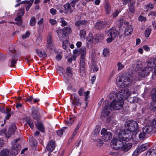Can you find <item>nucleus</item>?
Returning a JSON list of instances; mask_svg holds the SVG:
<instances>
[{"mask_svg":"<svg viewBox=\"0 0 156 156\" xmlns=\"http://www.w3.org/2000/svg\"><path fill=\"white\" fill-rule=\"evenodd\" d=\"M132 79L130 75L128 73L122 74L118 77L117 80L118 83L117 84L121 87H126L128 86Z\"/></svg>","mask_w":156,"mask_h":156,"instance_id":"nucleus-1","label":"nucleus"},{"mask_svg":"<svg viewBox=\"0 0 156 156\" xmlns=\"http://www.w3.org/2000/svg\"><path fill=\"white\" fill-rule=\"evenodd\" d=\"M126 127L136 135L139 131V127L137 122L132 120L129 122L126 126Z\"/></svg>","mask_w":156,"mask_h":156,"instance_id":"nucleus-2","label":"nucleus"},{"mask_svg":"<svg viewBox=\"0 0 156 156\" xmlns=\"http://www.w3.org/2000/svg\"><path fill=\"white\" fill-rule=\"evenodd\" d=\"M124 104L122 100H113L110 104V106L111 108L115 110H119L121 109Z\"/></svg>","mask_w":156,"mask_h":156,"instance_id":"nucleus-3","label":"nucleus"},{"mask_svg":"<svg viewBox=\"0 0 156 156\" xmlns=\"http://www.w3.org/2000/svg\"><path fill=\"white\" fill-rule=\"evenodd\" d=\"M130 94V93L129 90L127 89H122L118 93L117 98L118 99L122 100L124 101L125 99L129 96Z\"/></svg>","mask_w":156,"mask_h":156,"instance_id":"nucleus-4","label":"nucleus"},{"mask_svg":"<svg viewBox=\"0 0 156 156\" xmlns=\"http://www.w3.org/2000/svg\"><path fill=\"white\" fill-rule=\"evenodd\" d=\"M119 144V146L115 147H113L115 150H118L119 149H121L122 151L127 152L129 151L132 147V145L131 143H123L121 142H120Z\"/></svg>","mask_w":156,"mask_h":156,"instance_id":"nucleus-5","label":"nucleus"},{"mask_svg":"<svg viewBox=\"0 0 156 156\" xmlns=\"http://www.w3.org/2000/svg\"><path fill=\"white\" fill-rule=\"evenodd\" d=\"M10 52L12 53V57L11 58L10 67L16 68V64L17 63L19 57L20 55L19 53L17 52L15 50L11 51Z\"/></svg>","mask_w":156,"mask_h":156,"instance_id":"nucleus-6","label":"nucleus"},{"mask_svg":"<svg viewBox=\"0 0 156 156\" xmlns=\"http://www.w3.org/2000/svg\"><path fill=\"white\" fill-rule=\"evenodd\" d=\"M101 134L102 135L101 136L102 139L105 141L109 140L112 138V133L111 132L107 131L105 128L102 129Z\"/></svg>","mask_w":156,"mask_h":156,"instance_id":"nucleus-7","label":"nucleus"},{"mask_svg":"<svg viewBox=\"0 0 156 156\" xmlns=\"http://www.w3.org/2000/svg\"><path fill=\"white\" fill-rule=\"evenodd\" d=\"M133 132L129 129H126V132L124 135V137L119 136V140L120 141H128L131 140L133 137Z\"/></svg>","mask_w":156,"mask_h":156,"instance_id":"nucleus-8","label":"nucleus"},{"mask_svg":"<svg viewBox=\"0 0 156 156\" xmlns=\"http://www.w3.org/2000/svg\"><path fill=\"white\" fill-rule=\"evenodd\" d=\"M151 71V69L148 67H144L139 70L138 74L139 76L142 77H145L148 75Z\"/></svg>","mask_w":156,"mask_h":156,"instance_id":"nucleus-9","label":"nucleus"},{"mask_svg":"<svg viewBox=\"0 0 156 156\" xmlns=\"http://www.w3.org/2000/svg\"><path fill=\"white\" fill-rule=\"evenodd\" d=\"M21 149V147L20 144L13 145L10 150V155L16 156L18 154Z\"/></svg>","mask_w":156,"mask_h":156,"instance_id":"nucleus-10","label":"nucleus"},{"mask_svg":"<svg viewBox=\"0 0 156 156\" xmlns=\"http://www.w3.org/2000/svg\"><path fill=\"white\" fill-rule=\"evenodd\" d=\"M156 118V117L152 120L151 124L152 125H147L144 126L142 130L145 133V134H147L150 133L152 130L155 128L156 126V124L153 123V121Z\"/></svg>","mask_w":156,"mask_h":156,"instance_id":"nucleus-11","label":"nucleus"},{"mask_svg":"<svg viewBox=\"0 0 156 156\" xmlns=\"http://www.w3.org/2000/svg\"><path fill=\"white\" fill-rule=\"evenodd\" d=\"M147 149L146 144H143L138 147L134 151L132 156H138L142 152L145 151Z\"/></svg>","mask_w":156,"mask_h":156,"instance_id":"nucleus-12","label":"nucleus"},{"mask_svg":"<svg viewBox=\"0 0 156 156\" xmlns=\"http://www.w3.org/2000/svg\"><path fill=\"white\" fill-rule=\"evenodd\" d=\"M12 135H14L15 136L20 135V132L17 130L16 125L15 123L12 124L10 126V136Z\"/></svg>","mask_w":156,"mask_h":156,"instance_id":"nucleus-13","label":"nucleus"},{"mask_svg":"<svg viewBox=\"0 0 156 156\" xmlns=\"http://www.w3.org/2000/svg\"><path fill=\"white\" fill-rule=\"evenodd\" d=\"M31 115L33 118L37 120L40 119V116L38 109L35 108H33L32 111Z\"/></svg>","mask_w":156,"mask_h":156,"instance_id":"nucleus-14","label":"nucleus"},{"mask_svg":"<svg viewBox=\"0 0 156 156\" xmlns=\"http://www.w3.org/2000/svg\"><path fill=\"white\" fill-rule=\"evenodd\" d=\"M106 24V22L99 21L95 24L94 27L95 28L100 30L104 28Z\"/></svg>","mask_w":156,"mask_h":156,"instance_id":"nucleus-15","label":"nucleus"},{"mask_svg":"<svg viewBox=\"0 0 156 156\" xmlns=\"http://www.w3.org/2000/svg\"><path fill=\"white\" fill-rule=\"evenodd\" d=\"M105 103V105L103 108V112L101 114L102 116L104 117L108 116L111 110V109L108 106V105L107 103H106V102L104 101L103 104Z\"/></svg>","mask_w":156,"mask_h":156,"instance_id":"nucleus-16","label":"nucleus"},{"mask_svg":"<svg viewBox=\"0 0 156 156\" xmlns=\"http://www.w3.org/2000/svg\"><path fill=\"white\" fill-rule=\"evenodd\" d=\"M74 96V98L72 101L73 105H75L78 106L81 105V103L79 101V99L78 96L76 94L73 93L71 95V98L72 99V96Z\"/></svg>","mask_w":156,"mask_h":156,"instance_id":"nucleus-17","label":"nucleus"},{"mask_svg":"<svg viewBox=\"0 0 156 156\" xmlns=\"http://www.w3.org/2000/svg\"><path fill=\"white\" fill-rule=\"evenodd\" d=\"M56 146L55 142L54 140H51L48 144L46 148L50 152H52Z\"/></svg>","mask_w":156,"mask_h":156,"instance_id":"nucleus-18","label":"nucleus"},{"mask_svg":"<svg viewBox=\"0 0 156 156\" xmlns=\"http://www.w3.org/2000/svg\"><path fill=\"white\" fill-rule=\"evenodd\" d=\"M85 59H80V73L81 75L83 74L85 72Z\"/></svg>","mask_w":156,"mask_h":156,"instance_id":"nucleus-19","label":"nucleus"},{"mask_svg":"<svg viewBox=\"0 0 156 156\" xmlns=\"http://www.w3.org/2000/svg\"><path fill=\"white\" fill-rule=\"evenodd\" d=\"M0 111L2 113L7 114V116L4 119V122H5L6 120L9 119L10 117V110L7 108H5L3 107H0Z\"/></svg>","mask_w":156,"mask_h":156,"instance_id":"nucleus-20","label":"nucleus"},{"mask_svg":"<svg viewBox=\"0 0 156 156\" xmlns=\"http://www.w3.org/2000/svg\"><path fill=\"white\" fill-rule=\"evenodd\" d=\"M117 31L115 28H112L108 31V35L109 37H111L112 38H115L117 35Z\"/></svg>","mask_w":156,"mask_h":156,"instance_id":"nucleus-21","label":"nucleus"},{"mask_svg":"<svg viewBox=\"0 0 156 156\" xmlns=\"http://www.w3.org/2000/svg\"><path fill=\"white\" fill-rule=\"evenodd\" d=\"M146 156H156V147H153L148 149Z\"/></svg>","mask_w":156,"mask_h":156,"instance_id":"nucleus-22","label":"nucleus"},{"mask_svg":"<svg viewBox=\"0 0 156 156\" xmlns=\"http://www.w3.org/2000/svg\"><path fill=\"white\" fill-rule=\"evenodd\" d=\"M72 32L71 28L69 27H65L62 30V36L66 37L68 34H70Z\"/></svg>","mask_w":156,"mask_h":156,"instance_id":"nucleus-23","label":"nucleus"},{"mask_svg":"<svg viewBox=\"0 0 156 156\" xmlns=\"http://www.w3.org/2000/svg\"><path fill=\"white\" fill-rule=\"evenodd\" d=\"M79 52L81 55V58L80 59H85L86 53V48L84 47H82L80 49Z\"/></svg>","mask_w":156,"mask_h":156,"instance_id":"nucleus-24","label":"nucleus"},{"mask_svg":"<svg viewBox=\"0 0 156 156\" xmlns=\"http://www.w3.org/2000/svg\"><path fill=\"white\" fill-rule=\"evenodd\" d=\"M133 30V29L130 25L126 26L124 31V36H126L131 34V33Z\"/></svg>","mask_w":156,"mask_h":156,"instance_id":"nucleus-25","label":"nucleus"},{"mask_svg":"<svg viewBox=\"0 0 156 156\" xmlns=\"http://www.w3.org/2000/svg\"><path fill=\"white\" fill-rule=\"evenodd\" d=\"M122 141H120L119 140V141L115 139L114 138L111 141V147L115 150V149L114 148H113V147H115L116 146L118 147L119 146V144H120V142H122Z\"/></svg>","mask_w":156,"mask_h":156,"instance_id":"nucleus-26","label":"nucleus"},{"mask_svg":"<svg viewBox=\"0 0 156 156\" xmlns=\"http://www.w3.org/2000/svg\"><path fill=\"white\" fill-rule=\"evenodd\" d=\"M155 94V92L152 95V99L154 102L151 103L150 105L149 108L150 110L154 112L156 111V100L153 99V95Z\"/></svg>","mask_w":156,"mask_h":156,"instance_id":"nucleus-27","label":"nucleus"},{"mask_svg":"<svg viewBox=\"0 0 156 156\" xmlns=\"http://www.w3.org/2000/svg\"><path fill=\"white\" fill-rule=\"evenodd\" d=\"M36 52L37 55L40 57L45 58L47 57V54L44 50L37 49Z\"/></svg>","mask_w":156,"mask_h":156,"instance_id":"nucleus-28","label":"nucleus"},{"mask_svg":"<svg viewBox=\"0 0 156 156\" xmlns=\"http://www.w3.org/2000/svg\"><path fill=\"white\" fill-rule=\"evenodd\" d=\"M135 5V2L134 0L131 1L129 5V9L130 12L134 13L135 12L134 6Z\"/></svg>","mask_w":156,"mask_h":156,"instance_id":"nucleus-29","label":"nucleus"},{"mask_svg":"<svg viewBox=\"0 0 156 156\" xmlns=\"http://www.w3.org/2000/svg\"><path fill=\"white\" fill-rule=\"evenodd\" d=\"M87 23V20H80L76 22L75 24L77 26H83L86 25Z\"/></svg>","mask_w":156,"mask_h":156,"instance_id":"nucleus-30","label":"nucleus"},{"mask_svg":"<svg viewBox=\"0 0 156 156\" xmlns=\"http://www.w3.org/2000/svg\"><path fill=\"white\" fill-rule=\"evenodd\" d=\"M94 39L98 41L100 40H102L104 39L103 34H96L94 37Z\"/></svg>","mask_w":156,"mask_h":156,"instance_id":"nucleus-31","label":"nucleus"},{"mask_svg":"<svg viewBox=\"0 0 156 156\" xmlns=\"http://www.w3.org/2000/svg\"><path fill=\"white\" fill-rule=\"evenodd\" d=\"M147 66L148 67V68L150 69L151 70L153 68H154L155 67H156L153 58L149 60L147 63Z\"/></svg>","mask_w":156,"mask_h":156,"instance_id":"nucleus-32","label":"nucleus"},{"mask_svg":"<svg viewBox=\"0 0 156 156\" xmlns=\"http://www.w3.org/2000/svg\"><path fill=\"white\" fill-rule=\"evenodd\" d=\"M64 7L65 10L68 12H69L70 13H71L73 12V10H72L71 8L70 5L69 3H67L65 4L64 5Z\"/></svg>","mask_w":156,"mask_h":156,"instance_id":"nucleus-33","label":"nucleus"},{"mask_svg":"<svg viewBox=\"0 0 156 156\" xmlns=\"http://www.w3.org/2000/svg\"><path fill=\"white\" fill-rule=\"evenodd\" d=\"M126 132V130H125V129H123L121 130L118 129L117 130H116V133L119 136H119L121 137L122 136V135H123L124 136V135L125 134Z\"/></svg>","mask_w":156,"mask_h":156,"instance_id":"nucleus-34","label":"nucleus"},{"mask_svg":"<svg viewBox=\"0 0 156 156\" xmlns=\"http://www.w3.org/2000/svg\"><path fill=\"white\" fill-rule=\"evenodd\" d=\"M34 1V0H30L29 1H27L25 5L26 9L27 11L31 6L32 5Z\"/></svg>","mask_w":156,"mask_h":156,"instance_id":"nucleus-35","label":"nucleus"},{"mask_svg":"<svg viewBox=\"0 0 156 156\" xmlns=\"http://www.w3.org/2000/svg\"><path fill=\"white\" fill-rule=\"evenodd\" d=\"M9 151L7 149H3L0 152V156H9Z\"/></svg>","mask_w":156,"mask_h":156,"instance_id":"nucleus-36","label":"nucleus"},{"mask_svg":"<svg viewBox=\"0 0 156 156\" xmlns=\"http://www.w3.org/2000/svg\"><path fill=\"white\" fill-rule=\"evenodd\" d=\"M5 135L7 138H9L10 137V134H7L6 129H5L0 130V135Z\"/></svg>","mask_w":156,"mask_h":156,"instance_id":"nucleus-37","label":"nucleus"},{"mask_svg":"<svg viewBox=\"0 0 156 156\" xmlns=\"http://www.w3.org/2000/svg\"><path fill=\"white\" fill-rule=\"evenodd\" d=\"M66 73L69 76L72 77L73 75V71L72 68L69 66H68L66 69Z\"/></svg>","mask_w":156,"mask_h":156,"instance_id":"nucleus-38","label":"nucleus"},{"mask_svg":"<svg viewBox=\"0 0 156 156\" xmlns=\"http://www.w3.org/2000/svg\"><path fill=\"white\" fill-rule=\"evenodd\" d=\"M100 129L101 128L99 126H97L93 132V134L95 136H97L99 134Z\"/></svg>","mask_w":156,"mask_h":156,"instance_id":"nucleus-39","label":"nucleus"},{"mask_svg":"<svg viewBox=\"0 0 156 156\" xmlns=\"http://www.w3.org/2000/svg\"><path fill=\"white\" fill-rule=\"evenodd\" d=\"M86 35V31L84 30H82L80 31V36L81 39H85Z\"/></svg>","mask_w":156,"mask_h":156,"instance_id":"nucleus-40","label":"nucleus"},{"mask_svg":"<svg viewBox=\"0 0 156 156\" xmlns=\"http://www.w3.org/2000/svg\"><path fill=\"white\" fill-rule=\"evenodd\" d=\"M22 16L18 15L15 19V20L16 21V23L19 25H20L21 24L22 21Z\"/></svg>","mask_w":156,"mask_h":156,"instance_id":"nucleus-41","label":"nucleus"},{"mask_svg":"<svg viewBox=\"0 0 156 156\" xmlns=\"http://www.w3.org/2000/svg\"><path fill=\"white\" fill-rule=\"evenodd\" d=\"M56 32L60 40L61 41H63L65 37L62 36V33L61 35V30H56Z\"/></svg>","mask_w":156,"mask_h":156,"instance_id":"nucleus-42","label":"nucleus"},{"mask_svg":"<svg viewBox=\"0 0 156 156\" xmlns=\"http://www.w3.org/2000/svg\"><path fill=\"white\" fill-rule=\"evenodd\" d=\"M37 128L40 131L42 132H44V128L42 123L39 122L37 123Z\"/></svg>","mask_w":156,"mask_h":156,"instance_id":"nucleus-43","label":"nucleus"},{"mask_svg":"<svg viewBox=\"0 0 156 156\" xmlns=\"http://www.w3.org/2000/svg\"><path fill=\"white\" fill-rule=\"evenodd\" d=\"M67 128L66 127H63L61 128L60 129L58 130L57 131V134L59 136H62L63 132H64V130Z\"/></svg>","mask_w":156,"mask_h":156,"instance_id":"nucleus-44","label":"nucleus"},{"mask_svg":"<svg viewBox=\"0 0 156 156\" xmlns=\"http://www.w3.org/2000/svg\"><path fill=\"white\" fill-rule=\"evenodd\" d=\"M36 20L35 18L33 16L31 17L30 21V24L31 26H34L35 25L36 23Z\"/></svg>","mask_w":156,"mask_h":156,"instance_id":"nucleus-45","label":"nucleus"},{"mask_svg":"<svg viewBox=\"0 0 156 156\" xmlns=\"http://www.w3.org/2000/svg\"><path fill=\"white\" fill-rule=\"evenodd\" d=\"M151 29L148 28L146 29L145 32V35L146 37H148L151 31Z\"/></svg>","mask_w":156,"mask_h":156,"instance_id":"nucleus-46","label":"nucleus"},{"mask_svg":"<svg viewBox=\"0 0 156 156\" xmlns=\"http://www.w3.org/2000/svg\"><path fill=\"white\" fill-rule=\"evenodd\" d=\"M146 135V134H145V133L142 130V131L140 133L139 138L140 140H142L145 137Z\"/></svg>","mask_w":156,"mask_h":156,"instance_id":"nucleus-47","label":"nucleus"},{"mask_svg":"<svg viewBox=\"0 0 156 156\" xmlns=\"http://www.w3.org/2000/svg\"><path fill=\"white\" fill-rule=\"evenodd\" d=\"M70 5L72 7L74 8L75 5L77 3H79V0H71Z\"/></svg>","mask_w":156,"mask_h":156,"instance_id":"nucleus-48","label":"nucleus"},{"mask_svg":"<svg viewBox=\"0 0 156 156\" xmlns=\"http://www.w3.org/2000/svg\"><path fill=\"white\" fill-rule=\"evenodd\" d=\"M117 94H116L115 92L114 91L110 93L109 95V98L110 99H112L115 98L116 97L117 98Z\"/></svg>","mask_w":156,"mask_h":156,"instance_id":"nucleus-49","label":"nucleus"},{"mask_svg":"<svg viewBox=\"0 0 156 156\" xmlns=\"http://www.w3.org/2000/svg\"><path fill=\"white\" fill-rule=\"evenodd\" d=\"M105 8L107 13L109 14L111 11L110 5L109 4H107L105 6Z\"/></svg>","mask_w":156,"mask_h":156,"instance_id":"nucleus-50","label":"nucleus"},{"mask_svg":"<svg viewBox=\"0 0 156 156\" xmlns=\"http://www.w3.org/2000/svg\"><path fill=\"white\" fill-rule=\"evenodd\" d=\"M117 66L118 67V70L120 71L122 70L124 67V65L122 64L121 62H119L117 63Z\"/></svg>","mask_w":156,"mask_h":156,"instance_id":"nucleus-51","label":"nucleus"},{"mask_svg":"<svg viewBox=\"0 0 156 156\" xmlns=\"http://www.w3.org/2000/svg\"><path fill=\"white\" fill-rule=\"evenodd\" d=\"M74 119L73 118H69V120L66 122V123L69 125H72L74 121Z\"/></svg>","mask_w":156,"mask_h":156,"instance_id":"nucleus-52","label":"nucleus"},{"mask_svg":"<svg viewBox=\"0 0 156 156\" xmlns=\"http://www.w3.org/2000/svg\"><path fill=\"white\" fill-rule=\"evenodd\" d=\"M52 38L51 33H49L47 38V43L52 42Z\"/></svg>","mask_w":156,"mask_h":156,"instance_id":"nucleus-53","label":"nucleus"},{"mask_svg":"<svg viewBox=\"0 0 156 156\" xmlns=\"http://www.w3.org/2000/svg\"><path fill=\"white\" fill-rule=\"evenodd\" d=\"M68 43L69 41L67 40H65L63 41L62 44V48H63L66 49L68 45Z\"/></svg>","mask_w":156,"mask_h":156,"instance_id":"nucleus-54","label":"nucleus"},{"mask_svg":"<svg viewBox=\"0 0 156 156\" xmlns=\"http://www.w3.org/2000/svg\"><path fill=\"white\" fill-rule=\"evenodd\" d=\"M61 20L60 22L61 23V26L62 27L68 25V23L65 20H63V18H61Z\"/></svg>","mask_w":156,"mask_h":156,"instance_id":"nucleus-55","label":"nucleus"},{"mask_svg":"<svg viewBox=\"0 0 156 156\" xmlns=\"http://www.w3.org/2000/svg\"><path fill=\"white\" fill-rule=\"evenodd\" d=\"M49 23L52 25H54L57 23V21L54 19H50L49 20Z\"/></svg>","mask_w":156,"mask_h":156,"instance_id":"nucleus-56","label":"nucleus"},{"mask_svg":"<svg viewBox=\"0 0 156 156\" xmlns=\"http://www.w3.org/2000/svg\"><path fill=\"white\" fill-rule=\"evenodd\" d=\"M124 23L123 20L122 19H120L118 21V25L119 28L122 27Z\"/></svg>","mask_w":156,"mask_h":156,"instance_id":"nucleus-57","label":"nucleus"},{"mask_svg":"<svg viewBox=\"0 0 156 156\" xmlns=\"http://www.w3.org/2000/svg\"><path fill=\"white\" fill-rule=\"evenodd\" d=\"M24 10L23 9H21L18 10V14L19 16H22L24 14Z\"/></svg>","mask_w":156,"mask_h":156,"instance_id":"nucleus-58","label":"nucleus"},{"mask_svg":"<svg viewBox=\"0 0 156 156\" xmlns=\"http://www.w3.org/2000/svg\"><path fill=\"white\" fill-rule=\"evenodd\" d=\"M30 35V33L29 31H27L26 33L22 36L23 39H25L28 37Z\"/></svg>","mask_w":156,"mask_h":156,"instance_id":"nucleus-59","label":"nucleus"},{"mask_svg":"<svg viewBox=\"0 0 156 156\" xmlns=\"http://www.w3.org/2000/svg\"><path fill=\"white\" fill-rule=\"evenodd\" d=\"M47 48L52 49L54 47V45L52 42L47 43Z\"/></svg>","mask_w":156,"mask_h":156,"instance_id":"nucleus-60","label":"nucleus"},{"mask_svg":"<svg viewBox=\"0 0 156 156\" xmlns=\"http://www.w3.org/2000/svg\"><path fill=\"white\" fill-rule=\"evenodd\" d=\"M50 12L52 15H54L56 13V10L55 9L52 8L50 9Z\"/></svg>","mask_w":156,"mask_h":156,"instance_id":"nucleus-61","label":"nucleus"},{"mask_svg":"<svg viewBox=\"0 0 156 156\" xmlns=\"http://www.w3.org/2000/svg\"><path fill=\"white\" fill-rule=\"evenodd\" d=\"M138 20L139 21H146V19L144 16H140L138 17Z\"/></svg>","mask_w":156,"mask_h":156,"instance_id":"nucleus-62","label":"nucleus"},{"mask_svg":"<svg viewBox=\"0 0 156 156\" xmlns=\"http://www.w3.org/2000/svg\"><path fill=\"white\" fill-rule=\"evenodd\" d=\"M44 25H39L38 31L40 33H41L44 29Z\"/></svg>","mask_w":156,"mask_h":156,"instance_id":"nucleus-63","label":"nucleus"},{"mask_svg":"<svg viewBox=\"0 0 156 156\" xmlns=\"http://www.w3.org/2000/svg\"><path fill=\"white\" fill-rule=\"evenodd\" d=\"M108 51L107 49H104L103 50V55L104 56H106L108 55Z\"/></svg>","mask_w":156,"mask_h":156,"instance_id":"nucleus-64","label":"nucleus"}]
</instances>
